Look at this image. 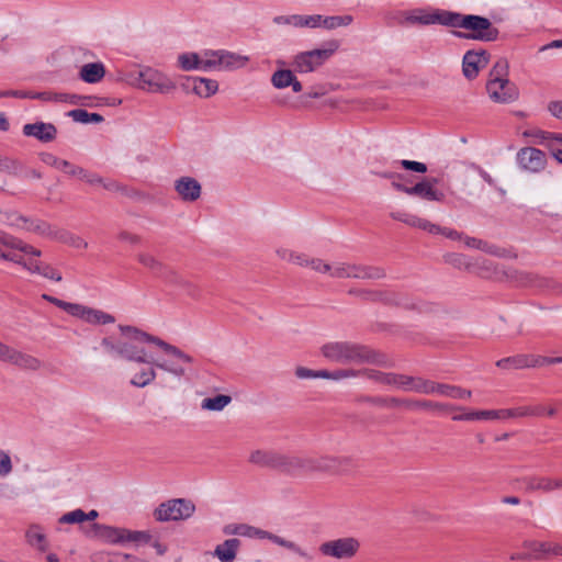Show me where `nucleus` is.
Listing matches in <instances>:
<instances>
[{
  "mask_svg": "<svg viewBox=\"0 0 562 562\" xmlns=\"http://www.w3.org/2000/svg\"><path fill=\"white\" fill-rule=\"evenodd\" d=\"M121 334L130 340L114 341L111 337H104L101 346L105 353L113 359H122L125 361H144L145 348L142 344H151L160 348L165 353L172 356L182 362L191 363L193 358L183 352L177 346H173L164 339L146 333L137 327L130 325H119Z\"/></svg>",
  "mask_w": 562,
  "mask_h": 562,
  "instance_id": "obj_1",
  "label": "nucleus"
},
{
  "mask_svg": "<svg viewBox=\"0 0 562 562\" xmlns=\"http://www.w3.org/2000/svg\"><path fill=\"white\" fill-rule=\"evenodd\" d=\"M321 353L327 360L341 364L386 363L385 357L382 353L364 345L351 341H329L322 346Z\"/></svg>",
  "mask_w": 562,
  "mask_h": 562,
  "instance_id": "obj_2",
  "label": "nucleus"
},
{
  "mask_svg": "<svg viewBox=\"0 0 562 562\" xmlns=\"http://www.w3.org/2000/svg\"><path fill=\"white\" fill-rule=\"evenodd\" d=\"M448 27L471 31L470 33L454 32L457 37L463 40L494 42L499 36V31L492 25L491 21L481 15L449 11Z\"/></svg>",
  "mask_w": 562,
  "mask_h": 562,
  "instance_id": "obj_3",
  "label": "nucleus"
},
{
  "mask_svg": "<svg viewBox=\"0 0 562 562\" xmlns=\"http://www.w3.org/2000/svg\"><path fill=\"white\" fill-rule=\"evenodd\" d=\"M144 358V361H134L135 363L143 364V367L136 371L131 379V384L136 387H145L151 384L157 376L156 369L168 372L178 378L186 374V369L182 366L177 364L176 362L155 360L146 350Z\"/></svg>",
  "mask_w": 562,
  "mask_h": 562,
  "instance_id": "obj_4",
  "label": "nucleus"
},
{
  "mask_svg": "<svg viewBox=\"0 0 562 562\" xmlns=\"http://www.w3.org/2000/svg\"><path fill=\"white\" fill-rule=\"evenodd\" d=\"M367 302L382 303L389 306H398L419 313L430 312L431 305L404 292L394 290H369Z\"/></svg>",
  "mask_w": 562,
  "mask_h": 562,
  "instance_id": "obj_5",
  "label": "nucleus"
},
{
  "mask_svg": "<svg viewBox=\"0 0 562 562\" xmlns=\"http://www.w3.org/2000/svg\"><path fill=\"white\" fill-rule=\"evenodd\" d=\"M339 48L336 40L325 43L324 48L301 52L293 57L292 67L297 74H308L318 69Z\"/></svg>",
  "mask_w": 562,
  "mask_h": 562,
  "instance_id": "obj_6",
  "label": "nucleus"
},
{
  "mask_svg": "<svg viewBox=\"0 0 562 562\" xmlns=\"http://www.w3.org/2000/svg\"><path fill=\"white\" fill-rule=\"evenodd\" d=\"M336 279L379 280L386 277L384 268L355 262L337 261L334 268Z\"/></svg>",
  "mask_w": 562,
  "mask_h": 562,
  "instance_id": "obj_7",
  "label": "nucleus"
},
{
  "mask_svg": "<svg viewBox=\"0 0 562 562\" xmlns=\"http://www.w3.org/2000/svg\"><path fill=\"white\" fill-rule=\"evenodd\" d=\"M195 510L194 504L186 498L169 499L155 509V518L158 521H177L190 518Z\"/></svg>",
  "mask_w": 562,
  "mask_h": 562,
  "instance_id": "obj_8",
  "label": "nucleus"
},
{
  "mask_svg": "<svg viewBox=\"0 0 562 562\" xmlns=\"http://www.w3.org/2000/svg\"><path fill=\"white\" fill-rule=\"evenodd\" d=\"M360 542L353 537L338 538L325 541L319 546V552L324 557H330L339 560H349L359 551Z\"/></svg>",
  "mask_w": 562,
  "mask_h": 562,
  "instance_id": "obj_9",
  "label": "nucleus"
},
{
  "mask_svg": "<svg viewBox=\"0 0 562 562\" xmlns=\"http://www.w3.org/2000/svg\"><path fill=\"white\" fill-rule=\"evenodd\" d=\"M448 10L435 9L431 11H427L424 9H417L413 11L403 12V20L400 21L402 25H412V24H420V25H434L439 24L448 27Z\"/></svg>",
  "mask_w": 562,
  "mask_h": 562,
  "instance_id": "obj_10",
  "label": "nucleus"
},
{
  "mask_svg": "<svg viewBox=\"0 0 562 562\" xmlns=\"http://www.w3.org/2000/svg\"><path fill=\"white\" fill-rule=\"evenodd\" d=\"M0 361L10 363L22 370L37 371L42 368V361L32 355L22 352L0 341Z\"/></svg>",
  "mask_w": 562,
  "mask_h": 562,
  "instance_id": "obj_11",
  "label": "nucleus"
},
{
  "mask_svg": "<svg viewBox=\"0 0 562 562\" xmlns=\"http://www.w3.org/2000/svg\"><path fill=\"white\" fill-rule=\"evenodd\" d=\"M137 262L146 269L154 278L166 283L175 267L166 263L149 250H142L136 254Z\"/></svg>",
  "mask_w": 562,
  "mask_h": 562,
  "instance_id": "obj_12",
  "label": "nucleus"
},
{
  "mask_svg": "<svg viewBox=\"0 0 562 562\" xmlns=\"http://www.w3.org/2000/svg\"><path fill=\"white\" fill-rule=\"evenodd\" d=\"M348 464L349 460L347 458L335 456H307V474L316 472L337 473Z\"/></svg>",
  "mask_w": 562,
  "mask_h": 562,
  "instance_id": "obj_13",
  "label": "nucleus"
},
{
  "mask_svg": "<svg viewBox=\"0 0 562 562\" xmlns=\"http://www.w3.org/2000/svg\"><path fill=\"white\" fill-rule=\"evenodd\" d=\"M137 81L142 89L148 91L169 92L176 88L172 81L151 68L138 71Z\"/></svg>",
  "mask_w": 562,
  "mask_h": 562,
  "instance_id": "obj_14",
  "label": "nucleus"
},
{
  "mask_svg": "<svg viewBox=\"0 0 562 562\" xmlns=\"http://www.w3.org/2000/svg\"><path fill=\"white\" fill-rule=\"evenodd\" d=\"M277 471L291 476L307 475V456L279 452Z\"/></svg>",
  "mask_w": 562,
  "mask_h": 562,
  "instance_id": "obj_15",
  "label": "nucleus"
},
{
  "mask_svg": "<svg viewBox=\"0 0 562 562\" xmlns=\"http://www.w3.org/2000/svg\"><path fill=\"white\" fill-rule=\"evenodd\" d=\"M517 162L524 170L539 172L546 167V154L535 147H525L517 153Z\"/></svg>",
  "mask_w": 562,
  "mask_h": 562,
  "instance_id": "obj_16",
  "label": "nucleus"
},
{
  "mask_svg": "<svg viewBox=\"0 0 562 562\" xmlns=\"http://www.w3.org/2000/svg\"><path fill=\"white\" fill-rule=\"evenodd\" d=\"M490 61V54L485 49L468 50L462 60L463 75L468 79H474L479 70L486 67Z\"/></svg>",
  "mask_w": 562,
  "mask_h": 562,
  "instance_id": "obj_17",
  "label": "nucleus"
},
{
  "mask_svg": "<svg viewBox=\"0 0 562 562\" xmlns=\"http://www.w3.org/2000/svg\"><path fill=\"white\" fill-rule=\"evenodd\" d=\"M486 91L490 98L497 103H509L518 98V89L515 83L507 81H495L486 83Z\"/></svg>",
  "mask_w": 562,
  "mask_h": 562,
  "instance_id": "obj_18",
  "label": "nucleus"
},
{
  "mask_svg": "<svg viewBox=\"0 0 562 562\" xmlns=\"http://www.w3.org/2000/svg\"><path fill=\"white\" fill-rule=\"evenodd\" d=\"M524 548L531 550L533 560H547L552 557H562V544L551 541H525Z\"/></svg>",
  "mask_w": 562,
  "mask_h": 562,
  "instance_id": "obj_19",
  "label": "nucleus"
},
{
  "mask_svg": "<svg viewBox=\"0 0 562 562\" xmlns=\"http://www.w3.org/2000/svg\"><path fill=\"white\" fill-rule=\"evenodd\" d=\"M175 191L182 201L194 202L200 199L202 187L196 179L186 176L175 181Z\"/></svg>",
  "mask_w": 562,
  "mask_h": 562,
  "instance_id": "obj_20",
  "label": "nucleus"
},
{
  "mask_svg": "<svg viewBox=\"0 0 562 562\" xmlns=\"http://www.w3.org/2000/svg\"><path fill=\"white\" fill-rule=\"evenodd\" d=\"M72 316L79 317L89 324L106 325L115 322L114 316L111 314L81 304H76Z\"/></svg>",
  "mask_w": 562,
  "mask_h": 562,
  "instance_id": "obj_21",
  "label": "nucleus"
},
{
  "mask_svg": "<svg viewBox=\"0 0 562 562\" xmlns=\"http://www.w3.org/2000/svg\"><path fill=\"white\" fill-rule=\"evenodd\" d=\"M23 134L29 137H35L43 143H48L56 138L57 128L52 123L36 122L25 124L23 126Z\"/></svg>",
  "mask_w": 562,
  "mask_h": 562,
  "instance_id": "obj_22",
  "label": "nucleus"
},
{
  "mask_svg": "<svg viewBox=\"0 0 562 562\" xmlns=\"http://www.w3.org/2000/svg\"><path fill=\"white\" fill-rule=\"evenodd\" d=\"M165 284L170 285V286L180 288L181 290H183V292L188 296H190L192 299L198 300L201 296L200 288L196 284H194L193 282H191L189 279H187L176 268L173 269L172 273L170 274V277L168 278V280Z\"/></svg>",
  "mask_w": 562,
  "mask_h": 562,
  "instance_id": "obj_23",
  "label": "nucleus"
},
{
  "mask_svg": "<svg viewBox=\"0 0 562 562\" xmlns=\"http://www.w3.org/2000/svg\"><path fill=\"white\" fill-rule=\"evenodd\" d=\"M407 404V409H425L438 413H450L457 411H463L462 407L456 406L448 403L435 402L428 400H412Z\"/></svg>",
  "mask_w": 562,
  "mask_h": 562,
  "instance_id": "obj_24",
  "label": "nucleus"
},
{
  "mask_svg": "<svg viewBox=\"0 0 562 562\" xmlns=\"http://www.w3.org/2000/svg\"><path fill=\"white\" fill-rule=\"evenodd\" d=\"M409 195L418 196L426 201L442 202L445 200V193L432 188L431 181H420L411 187Z\"/></svg>",
  "mask_w": 562,
  "mask_h": 562,
  "instance_id": "obj_25",
  "label": "nucleus"
},
{
  "mask_svg": "<svg viewBox=\"0 0 562 562\" xmlns=\"http://www.w3.org/2000/svg\"><path fill=\"white\" fill-rule=\"evenodd\" d=\"M93 535L110 543H122L124 542V536H126V529L113 528L104 525L93 524Z\"/></svg>",
  "mask_w": 562,
  "mask_h": 562,
  "instance_id": "obj_26",
  "label": "nucleus"
},
{
  "mask_svg": "<svg viewBox=\"0 0 562 562\" xmlns=\"http://www.w3.org/2000/svg\"><path fill=\"white\" fill-rule=\"evenodd\" d=\"M27 271L31 273L40 274L46 279L60 282L63 280L61 273L49 263L40 261L37 259H27Z\"/></svg>",
  "mask_w": 562,
  "mask_h": 562,
  "instance_id": "obj_27",
  "label": "nucleus"
},
{
  "mask_svg": "<svg viewBox=\"0 0 562 562\" xmlns=\"http://www.w3.org/2000/svg\"><path fill=\"white\" fill-rule=\"evenodd\" d=\"M188 82L192 83V90L201 98H210L218 91V83L213 79L192 77Z\"/></svg>",
  "mask_w": 562,
  "mask_h": 562,
  "instance_id": "obj_28",
  "label": "nucleus"
},
{
  "mask_svg": "<svg viewBox=\"0 0 562 562\" xmlns=\"http://www.w3.org/2000/svg\"><path fill=\"white\" fill-rule=\"evenodd\" d=\"M279 452L272 450H255L249 456V462L277 471Z\"/></svg>",
  "mask_w": 562,
  "mask_h": 562,
  "instance_id": "obj_29",
  "label": "nucleus"
},
{
  "mask_svg": "<svg viewBox=\"0 0 562 562\" xmlns=\"http://www.w3.org/2000/svg\"><path fill=\"white\" fill-rule=\"evenodd\" d=\"M490 419H504L503 409H485L468 412L460 415H454L452 420L456 422H471V420H490Z\"/></svg>",
  "mask_w": 562,
  "mask_h": 562,
  "instance_id": "obj_30",
  "label": "nucleus"
},
{
  "mask_svg": "<svg viewBox=\"0 0 562 562\" xmlns=\"http://www.w3.org/2000/svg\"><path fill=\"white\" fill-rule=\"evenodd\" d=\"M240 546V540L237 538H231L225 540L223 543L216 546L214 555L221 562H232L235 560L237 550Z\"/></svg>",
  "mask_w": 562,
  "mask_h": 562,
  "instance_id": "obj_31",
  "label": "nucleus"
},
{
  "mask_svg": "<svg viewBox=\"0 0 562 562\" xmlns=\"http://www.w3.org/2000/svg\"><path fill=\"white\" fill-rule=\"evenodd\" d=\"M277 65L280 67L278 70H276L271 76V83L277 89H285L290 87V83L292 82V79H294V69H288L285 68V61L284 60H277Z\"/></svg>",
  "mask_w": 562,
  "mask_h": 562,
  "instance_id": "obj_32",
  "label": "nucleus"
},
{
  "mask_svg": "<svg viewBox=\"0 0 562 562\" xmlns=\"http://www.w3.org/2000/svg\"><path fill=\"white\" fill-rule=\"evenodd\" d=\"M218 61L222 70H233L245 66L248 61L247 56H243L225 49H218Z\"/></svg>",
  "mask_w": 562,
  "mask_h": 562,
  "instance_id": "obj_33",
  "label": "nucleus"
},
{
  "mask_svg": "<svg viewBox=\"0 0 562 562\" xmlns=\"http://www.w3.org/2000/svg\"><path fill=\"white\" fill-rule=\"evenodd\" d=\"M105 75V68L102 63H89L80 68L79 77L88 83H97Z\"/></svg>",
  "mask_w": 562,
  "mask_h": 562,
  "instance_id": "obj_34",
  "label": "nucleus"
},
{
  "mask_svg": "<svg viewBox=\"0 0 562 562\" xmlns=\"http://www.w3.org/2000/svg\"><path fill=\"white\" fill-rule=\"evenodd\" d=\"M432 394L443 395L450 398H470L472 392L470 390L462 389L460 386L437 383L434 381V391Z\"/></svg>",
  "mask_w": 562,
  "mask_h": 562,
  "instance_id": "obj_35",
  "label": "nucleus"
},
{
  "mask_svg": "<svg viewBox=\"0 0 562 562\" xmlns=\"http://www.w3.org/2000/svg\"><path fill=\"white\" fill-rule=\"evenodd\" d=\"M22 229H25L27 232L35 233L40 236L54 239V234L56 233V229L52 227L48 223L41 221V220H34V218H27L26 222L22 223L21 226Z\"/></svg>",
  "mask_w": 562,
  "mask_h": 562,
  "instance_id": "obj_36",
  "label": "nucleus"
},
{
  "mask_svg": "<svg viewBox=\"0 0 562 562\" xmlns=\"http://www.w3.org/2000/svg\"><path fill=\"white\" fill-rule=\"evenodd\" d=\"M270 541L292 551L293 553H295L296 555H299L301 559H303L306 562H312L314 560L313 554L311 552H308L306 549L302 548L301 546H299L297 543H295L293 541H290V540H286V539L280 537L278 535L272 533L270 537Z\"/></svg>",
  "mask_w": 562,
  "mask_h": 562,
  "instance_id": "obj_37",
  "label": "nucleus"
},
{
  "mask_svg": "<svg viewBox=\"0 0 562 562\" xmlns=\"http://www.w3.org/2000/svg\"><path fill=\"white\" fill-rule=\"evenodd\" d=\"M270 541L292 551L293 553H295L296 555H299L301 559H303L306 562H312L314 560L313 554L311 552H308L306 549L302 548L301 546H299L297 543H295L293 541H290V540H286V539L280 537L278 535L272 533L270 537Z\"/></svg>",
  "mask_w": 562,
  "mask_h": 562,
  "instance_id": "obj_38",
  "label": "nucleus"
},
{
  "mask_svg": "<svg viewBox=\"0 0 562 562\" xmlns=\"http://www.w3.org/2000/svg\"><path fill=\"white\" fill-rule=\"evenodd\" d=\"M0 243L3 244L5 247L11 248H20L22 251L26 254H32L34 256H41L42 251L20 238L14 237L13 235H10L3 231H0Z\"/></svg>",
  "mask_w": 562,
  "mask_h": 562,
  "instance_id": "obj_39",
  "label": "nucleus"
},
{
  "mask_svg": "<svg viewBox=\"0 0 562 562\" xmlns=\"http://www.w3.org/2000/svg\"><path fill=\"white\" fill-rule=\"evenodd\" d=\"M524 490L528 493L535 491L551 492L550 477L546 476H525L521 479Z\"/></svg>",
  "mask_w": 562,
  "mask_h": 562,
  "instance_id": "obj_40",
  "label": "nucleus"
},
{
  "mask_svg": "<svg viewBox=\"0 0 562 562\" xmlns=\"http://www.w3.org/2000/svg\"><path fill=\"white\" fill-rule=\"evenodd\" d=\"M15 250L22 252L20 248L5 247L3 244L0 243V259L14 262L27 270V259H24V257L18 254ZM25 255L27 254L25 252ZM30 255L32 256V254ZM33 257L35 256L33 255Z\"/></svg>",
  "mask_w": 562,
  "mask_h": 562,
  "instance_id": "obj_41",
  "label": "nucleus"
},
{
  "mask_svg": "<svg viewBox=\"0 0 562 562\" xmlns=\"http://www.w3.org/2000/svg\"><path fill=\"white\" fill-rule=\"evenodd\" d=\"M231 402H232V397L229 395L218 394L214 397L204 398L201 403V407H202V409H205V411L221 412Z\"/></svg>",
  "mask_w": 562,
  "mask_h": 562,
  "instance_id": "obj_42",
  "label": "nucleus"
},
{
  "mask_svg": "<svg viewBox=\"0 0 562 562\" xmlns=\"http://www.w3.org/2000/svg\"><path fill=\"white\" fill-rule=\"evenodd\" d=\"M352 21L353 18L350 14L333 16L321 15V26L326 30H334L341 26H348L352 23Z\"/></svg>",
  "mask_w": 562,
  "mask_h": 562,
  "instance_id": "obj_43",
  "label": "nucleus"
},
{
  "mask_svg": "<svg viewBox=\"0 0 562 562\" xmlns=\"http://www.w3.org/2000/svg\"><path fill=\"white\" fill-rule=\"evenodd\" d=\"M24 170L23 164L12 157L0 156V171L10 176H21Z\"/></svg>",
  "mask_w": 562,
  "mask_h": 562,
  "instance_id": "obj_44",
  "label": "nucleus"
},
{
  "mask_svg": "<svg viewBox=\"0 0 562 562\" xmlns=\"http://www.w3.org/2000/svg\"><path fill=\"white\" fill-rule=\"evenodd\" d=\"M218 50L206 49L200 55L201 70L209 71L213 69H221V61H218Z\"/></svg>",
  "mask_w": 562,
  "mask_h": 562,
  "instance_id": "obj_45",
  "label": "nucleus"
},
{
  "mask_svg": "<svg viewBox=\"0 0 562 562\" xmlns=\"http://www.w3.org/2000/svg\"><path fill=\"white\" fill-rule=\"evenodd\" d=\"M68 116H70L74 121L88 124V123H101L104 121L103 116L99 113H90L82 109H76L68 112Z\"/></svg>",
  "mask_w": 562,
  "mask_h": 562,
  "instance_id": "obj_46",
  "label": "nucleus"
},
{
  "mask_svg": "<svg viewBox=\"0 0 562 562\" xmlns=\"http://www.w3.org/2000/svg\"><path fill=\"white\" fill-rule=\"evenodd\" d=\"M54 240L68 244L78 249L87 248L88 246L87 241H85L81 237L72 235L71 233L63 229H56V233L54 234Z\"/></svg>",
  "mask_w": 562,
  "mask_h": 562,
  "instance_id": "obj_47",
  "label": "nucleus"
},
{
  "mask_svg": "<svg viewBox=\"0 0 562 562\" xmlns=\"http://www.w3.org/2000/svg\"><path fill=\"white\" fill-rule=\"evenodd\" d=\"M508 61L505 58H499L490 71V79L487 82L507 81L508 78Z\"/></svg>",
  "mask_w": 562,
  "mask_h": 562,
  "instance_id": "obj_48",
  "label": "nucleus"
},
{
  "mask_svg": "<svg viewBox=\"0 0 562 562\" xmlns=\"http://www.w3.org/2000/svg\"><path fill=\"white\" fill-rule=\"evenodd\" d=\"M178 65L184 71L201 69L200 55L196 53H184L178 56Z\"/></svg>",
  "mask_w": 562,
  "mask_h": 562,
  "instance_id": "obj_49",
  "label": "nucleus"
},
{
  "mask_svg": "<svg viewBox=\"0 0 562 562\" xmlns=\"http://www.w3.org/2000/svg\"><path fill=\"white\" fill-rule=\"evenodd\" d=\"M496 366L501 369H526L528 363L526 355H516L513 357H507L498 360L496 362Z\"/></svg>",
  "mask_w": 562,
  "mask_h": 562,
  "instance_id": "obj_50",
  "label": "nucleus"
},
{
  "mask_svg": "<svg viewBox=\"0 0 562 562\" xmlns=\"http://www.w3.org/2000/svg\"><path fill=\"white\" fill-rule=\"evenodd\" d=\"M26 539L31 546H36L40 551L47 549L45 535L40 531L38 526H32L26 531Z\"/></svg>",
  "mask_w": 562,
  "mask_h": 562,
  "instance_id": "obj_51",
  "label": "nucleus"
},
{
  "mask_svg": "<svg viewBox=\"0 0 562 562\" xmlns=\"http://www.w3.org/2000/svg\"><path fill=\"white\" fill-rule=\"evenodd\" d=\"M271 532L256 528L247 524H239L238 536L270 540Z\"/></svg>",
  "mask_w": 562,
  "mask_h": 562,
  "instance_id": "obj_52",
  "label": "nucleus"
},
{
  "mask_svg": "<svg viewBox=\"0 0 562 562\" xmlns=\"http://www.w3.org/2000/svg\"><path fill=\"white\" fill-rule=\"evenodd\" d=\"M293 26L295 27H319L321 26V14L314 15H300L294 14Z\"/></svg>",
  "mask_w": 562,
  "mask_h": 562,
  "instance_id": "obj_53",
  "label": "nucleus"
},
{
  "mask_svg": "<svg viewBox=\"0 0 562 562\" xmlns=\"http://www.w3.org/2000/svg\"><path fill=\"white\" fill-rule=\"evenodd\" d=\"M407 225L412 226V227L420 228V229L426 231V232H428L430 234L431 233L440 232V226L439 225L434 224V223L429 222L426 218H422V217H419L417 215H413V214H411Z\"/></svg>",
  "mask_w": 562,
  "mask_h": 562,
  "instance_id": "obj_54",
  "label": "nucleus"
},
{
  "mask_svg": "<svg viewBox=\"0 0 562 562\" xmlns=\"http://www.w3.org/2000/svg\"><path fill=\"white\" fill-rule=\"evenodd\" d=\"M359 372H360V376H366V378H368L372 381H375L380 384L389 385L390 380L392 379V376H391L392 373H386V372L378 371L374 369H362V370H359Z\"/></svg>",
  "mask_w": 562,
  "mask_h": 562,
  "instance_id": "obj_55",
  "label": "nucleus"
},
{
  "mask_svg": "<svg viewBox=\"0 0 562 562\" xmlns=\"http://www.w3.org/2000/svg\"><path fill=\"white\" fill-rule=\"evenodd\" d=\"M411 391L420 394L431 395L434 391V381L426 380L423 378H414Z\"/></svg>",
  "mask_w": 562,
  "mask_h": 562,
  "instance_id": "obj_56",
  "label": "nucleus"
},
{
  "mask_svg": "<svg viewBox=\"0 0 562 562\" xmlns=\"http://www.w3.org/2000/svg\"><path fill=\"white\" fill-rule=\"evenodd\" d=\"M23 222H26V217L23 215L15 212H0L1 224L21 228Z\"/></svg>",
  "mask_w": 562,
  "mask_h": 562,
  "instance_id": "obj_57",
  "label": "nucleus"
},
{
  "mask_svg": "<svg viewBox=\"0 0 562 562\" xmlns=\"http://www.w3.org/2000/svg\"><path fill=\"white\" fill-rule=\"evenodd\" d=\"M308 267L318 273H328L331 278H334L335 262L330 265L319 258H311Z\"/></svg>",
  "mask_w": 562,
  "mask_h": 562,
  "instance_id": "obj_58",
  "label": "nucleus"
},
{
  "mask_svg": "<svg viewBox=\"0 0 562 562\" xmlns=\"http://www.w3.org/2000/svg\"><path fill=\"white\" fill-rule=\"evenodd\" d=\"M86 520V513L82 509H75L72 512L64 514L59 518L60 524H80Z\"/></svg>",
  "mask_w": 562,
  "mask_h": 562,
  "instance_id": "obj_59",
  "label": "nucleus"
},
{
  "mask_svg": "<svg viewBox=\"0 0 562 562\" xmlns=\"http://www.w3.org/2000/svg\"><path fill=\"white\" fill-rule=\"evenodd\" d=\"M392 379L390 380L389 385H396L398 387H402L405 391H411V387L413 385L414 376L404 375V374H391Z\"/></svg>",
  "mask_w": 562,
  "mask_h": 562,
  "instance_id": "obj_60",
  "label": "nucleus"
},
{
  "mask_svg": "<svg viewBox=\"0 0 562 562\" xmlns=\"http://www.w3.org/2000/svg\"><path fill=\"white\" fill-rule=\"evenodd\" d=\"M42 299L72 315L76 303H68L48 294H42Z\"/></svg>",
  "mask_w": 562,
  "mask_h": 562,
  "instance_id": "obj_61",
  "label": "nucleus"
},
{
  "mask_svg": "<svg viewBox=\"0 0 562 562\" xmlns=\"http://www.w3.org/2000/svg\"><path fill=\"white\" fill-rule=\"evenodd\" d=\"M530 413H531V407H529V406L503 409L504 419L505 418L526 417V416H530Z\"/></svg>",
  "mask_w": 562,
  "mask_h": 562,
  "instance_id": "obj_62",
  "label": "nucleus"
},
{
  "mask_svg": "<svg viewBox=\"0 0 562 562\" xmlns=\"http://www.w3.org/2000/svg\"><path fill=\"white\" fill-rule=\"evenodd\" d=\"M12 472V462L10 456L0 450V476L5 477Z\"/></svg>",
  "mask_w": 562,
  "mask_h": 562,
  "instance_id": "obj_63",
  "label": "nucleus"
},
{
  "mask_svg": "<svg viewBox=\"0 0 562 562\" xmlns=\"http://www.w3.org/2000/svg\"><path fill=\"white\" fill-rule=\"evenodd\" d=\"M401 166L411 171H415L418 173H425L427 171V166L424 162L414 161V160H401Z\"/></svg>",
  "mask_w": 562,
  "mask_h": 562,
  "instance_id": "obj_64",
  "label": "nucleus"
}]
</instances>
